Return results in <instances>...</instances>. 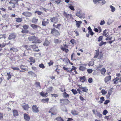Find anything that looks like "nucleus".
<instances>
[{
    "mask_svg": "<svg viewBox=\"0 0 121 121\" xmlns=\"http://www.w3.org/2000/svg\"><path fill=\"white\" fill-rule=\"evenodd\" d=\"M49 23L47 19L45 18L42 22V25L44 26L47 24Z\"/></svg>",
    "mask_w": 121,
    "mask_h": 121,
    "instance_id": "nucleus-11",
    "label": "nucleus"
},
{
    "mask_svg": "<svg viewBox=\"0 0 121 121\" xmlns=\"http://www.w3.org/2000/svg\"><path fill=\"white\" fill-rule=\"evenodd\" d=\"M106 43L105 42H104L103 41H101L99 45L100 46H101L102 45L105 44Z\"/></svg>",
    "mask_w": 121,
    "mask_h": 121,
    "instance_id": "nucleus-51",
    "label": "nucleus"
},
{
    "mask_svg": "<svg viewBox=\"0 0 121 121\" xmlns=\"http://www.w3.org/2000/svg\"><path fill=\"white\" fill-rule=\"evenodd\" d=\"M113 89L112 88L110 90H109L108 91V94H109L110 95L112 93V91Z\"/></svg>",
    "mask_w": 121,
    "mask_h": 121,
    "instance_id": "nucleus-53",
    "label": "nucleus"
},
{
    "mask_svg": "<svg viewBox=\"0 0 121 121\" xmlns=\"http://www.w3.org/2000/svg\"><path fill=\"white\" fill-rule=\"evenodd\" d=\"M30 47L33 49V50L34 51L38 52L39 50L38 47L36 46L35 45H31L30 46Z\"/></svg>",
    "mask_w": 121,
    "mask_h": 121,
    "instance_id": "nucleus-8",
    "label": "nucleus"
},
{
    "mask_svg": "<svg viewBox=\"0 0 121 121\" xmlns=\"http://www.w3.org/2000/svg\"><path fill=\"white\" fill-rule=\"evenodd\" d=\"M23 27L24 29L26 30L28 29L29 26H28L27 25H24L23 26Z\"/></svg>",
    "mask_w": 121,
    "mask_h": 121,
    "instance_id": "nucleus-46",
    "label": "nucleus"
},
{
    "mask_svg": "<svg viewBox=\"0 0 121 121\" xmlns=\"http://www.w3.org/2000/svg\"><path fill=\"white\" fill-rule=\"evenodd\" d=\"M29 59L30 60V61L34 63L35 62V60L32 57H30L29 58Z\"/></svg>",
    "mask_w": 121,
    "mask_h": 121,
    "instance_id": "nucleus-45",
    "label": "nucleus"
},
{
    "mask_svg": "<svg viewBox=\"0 0 121 121\" xmlns=\"http://www.w3.org/2000/svg\"><path fill=\"white\" fill-rule=\"evenodd\" d=\"M22 20V18H16V21L17 22H20Z\"/></svg>",
    "mask_w": 121,
    "mask_h": 121,
    "instance_id": "nucleus-39",
    "label": "nucleus"
},
{
    "mask_svg": "<svg viewBox=\"0 0 121 121\" xmlns=\"http://www.w3.org/2000/svg\"><path fill=\"white\" fill-rule=\"evenodd\" d=\"M103 35L106 37H107L108 36V33L107 32V30H104L103 31Z\"/></svg>",
    "mask_w": 121,
    "mask_h": 121,
    "instance_id": "nucleus-20",
    "label": "nucleus"
},
{
    "mask_svg": "<svg viewBox=\"0 0 121 121\" xmlns=\"http://www.w3.org/2000/svg\"><path fill=\"white\" fill-rule=\"evenodd\" d=\"M53 62L52 60H50V62L48 63L49 65V66L53 65Z\"/></svg>",
    "mask_w": 121,
    "mask_h": 121,
    "instance_id": "nucleus-63",
    "label": "nucleus"
},
{
    "mask_svg": "<svg viewBox=\"0 0 121 121\" xmlns=\"http://www.w3.org/2000/svg\"><path fill=\"white\" fill-rule=\"evenodd\" d=\"M4 38V39H5L6 38V37L5 36V35H0V39H1Z\"/></svg>",
    "mask_w": 121,
    "mask_h": 121,
    "instance_id": "nucleus-55",
    "label": "nucleus"
},
{
    "mask_svg": "<svg viewBox=\"0 0 121 121\" xmlns=\"http://www.w3.org/2000/svg\"><path fill=\"white\" fill-rule=\"evenodd\" d=\"M23 107L24 109L25 110H27L28 108V105H26L23 106Z\"/></svg>",
    "mask_w": 121,
    "mask_h": 121,
    "instance_id": "nucleus-38",
    "label": "nucleus"
},
{
    "mask_svg": "<svg viewBox=\"0 0 121 121\" xmlns=\"http://www.w3.org/2000/svg\"><path fill=\"white\" fill-rule=\"evenodd\" d=\"M76 15L78 17L80 18H85L84 14H82L81 15L80 11H77L76 13Z\"/></svg>",
    "mask_w": 121,
    "mask_h": 121,
    "instance_id": "nucleus-7",
    "label": "nucleus"
},
{
    "mask_svg": "<svg viewBox=\"0 0 121 121\" xmlns=\"http://www.w3.org/2000/svg\"><path fill=\"white\" fill-rule=\"evenodd\" d=\"M71 91L74 95L76 94L77 93V91L75 90L72 89L71 90Z\"/></svg>",
    "mask_w": 121,
    "mask_h": 121,
    "instance_id": "nucleus-48",
    "label": "nucleus"
},
{
    "mask_svg": "<svg viewBox=\"0 0 121 121\" xmlns=\"http://www.w3.org/2000/svg\"><path fill=\"white\" fill-rule=\"evenodd\" d=\"M61 42V41L59 39H56L54 40V42L56 44L60 43Z\"/></svg>",
    "mask_w": 121,
    "mask_h": 121,
    "instance_id": "nucleus-21",
    "label": "nucleus"
},
{
    "mask_svg": "<svg viewBox=\"0 0 121 121\" xmlns=\"http://www.w3.org/2000/svg\"><path fill=\"white\" fill-rule=\"evenodd\" d=\"M13 115L15 116H17L18 115V112L16 110H14L13 111Z\"/></svg>",
    "mask_w": 121,
    "mask_h": 121,
    "instance_id": "nucleus-24",
    "label": "nucleus"
},
{
    "mask_svg": "<svg viewBox=\"0 0 121 121\" xmlns=\"http://www.w3.org/2000/svg\"><path fill=\"white\" fill-rule=\"evenodd\" d=\"M112 37L110 36L108 37H107L106 38V40H111L112 39Z\"/></svg>",
    "mask_w": 121,
    "mask_h": 121,
    "instance_id": "nucleus-57",
    "label": "nucleus"
},
{
    "mask_svg": "<svg viewBox=\"0 0 121 121\" xmlns=\"http://www.w3.org/2000/svg\"><path fill=\"white\" fill-rule=\"evenodd\" d=\"M56 120L57 121H63L64 120L63 119H62L61 117H57L56 118Z\"/></svg>",
    "mask_w": 121,
    "mask_h": 121,
    "instance_id": "nucleus-37",
    "label": "nucleus"
},
{
    "mask_svg": "<svg viewBox=\"0 0 121 121\" xmlns=\"http://www.w3.org/2000/svg\"><path fill=\"white\" fill-rule=\"evenodd\" d=\"M69 8L71 9V10L73 11L74 10V8L73 7L72 5H70L69 7Z\"/></svg>",
    "mask_w": 121,
    "mask_h": 121,
    "instance_id": "nucleus-62",
    "label": "nucleus"
},
{
    "mask_svg": "<svg viewBox=\"0 0 121 121\" xmlns=\"http://www.w3.org/2000/svg\"><path fill=\"white\" fill-rule=\"evenodd\" d=\"M64 101L65 103L69 104V101L67 99H64Z\"/></svg>",
    "mask_w": 121,
    "mask_h": 121,
    "instance_id": "nucleus-50",
    "label": "nucleus"
},
{
    "mask_svg": "<svg viewBox=\"0 0 121 121\" xmlns=\"http://www.w3.org/2000/svg\"><path fill=\"white\" fill-rule=\"evenodd\" d=\"M94 64L93 61H91L90 62L89 64V66H92Z\"/></svg>",
    "mask_w": 121,
    "mask_h": 121,
    "instance_id": "nucleus-52",
    "label": "nucleus"
},
{
    "mask_svg": "<svg viewBox=\"0 0 121 121\" xmlns=\"http://www.w3.org/2000/svg\"><path fill=\"white\" fill-rule=\"evenodd\" d=\"M71 113L73 115H78V112L76 111L75 110H73L71 111Z\"/></svg>",
    "mask_w": 121,
    "mask_h": 121,
    "instance_id": "nucleus-23",
    "label": "nucleus"
},
{
    "mask_svg": "<svg viewBox=\"0 0 121 121\" xmlns=\"http://www.w3.org/2000/svg\"><path fill=\"white\" fill-rule=\"evenodd\" d=\"M110 102V100H106L104 103L105 104H108Z\"/></svg>",
    "mask_w": 121,
    "mask_h": 121,
    "instance_id": "nucleus-64",
    "label": "nucleus"
},
{
    "mask_svg": "<svg viewBox=\"0 0 121 121\" xmlns=\"http://www.w3.org/2000/svg\"><path fill=\"white\" fill-rule=\"evenodd\" d=\"M79 69L82 70V71H84L86 69V68L84 66H80L79 68Z\"/></svg>",
    "mask_w": 121,
    "mask_h": 121,
    "instance_id": "nucleus-35",
    "label": "nucleus"
},
{
    "mask_svg": "<svg viewBox=\"0 0 121 121\" xmlns=\"http://www.w3.org/2000/svg\"><path fill=\"white\" fill-rule=\"evenodd\" d=\"M61 25V24H57L56 25L55 24H53V26L54 27L59 29Z\"/></svg>",
    "mask_w": 121,
    "mask_h": 121,
    "instance_id": "nucleus-18",
    "label": "nucleus"
},
{
    "mask_svg": "<svg viewBox=\"0 0 121 121\" xmlns=\"http://www.w3.org/2000/svg\"><path fill=\"white\" fill-rule=\"evenodd\" d=\"M110 7L111 9L112 12H114L115 11L116 9L112 5H110Z\"/></svg>",
    "mask_w": 121,
    "mask_h": 121,
    "instance_id": "nucleus-31",
    "label": "nucleus"
},
{
    "mask_svg": "<svg viewBox=\"0 0 121 121\" xmlns=\"http://www.w3.org/2000/svg\"><path fill=\"white\" fill-rule=\"evenodd\" d=\"M6 44L4 43H3L0 44V48H3L6 45Z\"/></svg>",
    "mask_w": 121,
    "mask_h": 121,
    "instance_id": "nucleus-58",
    "label": "nucleus"
},
{
    "mask_svg": "<svg viewBox=\"0 0 121 121\" xmlns=\"http://www.w3.org/2000/svg\"><path fill=\"white\" fill-rule=\"evenodd\" d=\"M10 50L11 51L12 50L15 52H17L18 51V50L16 48L14 47H12V48H11L10 49Z\"/></svg>",
    "mask_w": 121,
    "mask_h": 121,
    "instance_id": "nucleus-32",
    "label": "nucleus"
},
{
    "mask_svg": "<svg viewBox=\"0 0 121 121\" xmlns=\"http://www.w3.org/2000/svg\"><path fill=\"white\" fill-rule=\"evenodd\" d=\"M101 92L103 95L106 94L107 93V91H105L103 89L101 90Z\"/></svg>",
    "mask_w": 121,
    "mask_h": 121,
    "instance_id": "nucleus-44",
    "label": "nucleus"
},
{
    "mask_svg": "<svg viewBox=\"0 0 121 121\" xmlns=\"http://www.w3.org/2000/svg\"><path fill=\"white\" fill-rule=\"evenodd\" d=\"M79 88L81 89L82 91L85 92H87L88 91L87 88L86 86L82 87V86H80Z\"/></svg>",
    "mask_w": 121,
    "mask_h": 121,
    "instance_id": "nucleus-9",
    "label": "nucleus"
},
{
    "mask_svg": "<svg viewBox=\"0 0 121 121\" xmlns=\"http://www.w3.org/2000/svg\"><path fill=\"white\" fill-rule=\"evenodd\" d=\"M112 22V21L111 19H109L108 20L107 23L108 25H110L111 24Z\"/></svg>",
    "mask_w": 121,
    "mask_h": 121,
    "instance_id": "nucleus-40",
    "label": "nucleus"
},
{
    "mask_svg": "<svg viewBox=\"0 0 121 121\" xmlns=\"http://www.w3.org/2000/svg\"><path fill=\"white\" fill-rule=\"evenodd\" d=\"M35 13H37L39 15H41L42 13L41 12L37 11H36L35 12Z\"/></svg>",
    "mask_w": 121,
    "mask_h": 121,
    "instance_id": "nucleus-56",
    "label": "nucleus"
},
{
    "mask_svg": "<svg viewBox=\"0 0 121 121\" xmlns=\"http://www.w3.org/2000/svg\"><path fill=\"white\" fill-rule=\"evenodd\" d=\"M96 115L100 118H101L102 116V115L101 114L97 112Z\"/></svg>",
    "mask_w": 121,
    "mask_h": 121,
    "instance_id": "nucleus-43",
    "label": "nucleus"
},
{
    "mask_svg": "<svg viewBox=\"0 0 121 121\" xmlns=\"http://www.w3.org/2000/svg\"><path fill=\"white\" fill-rule=\"evenodd\" d=\"M9 15L8 14H5L3 15L2 16V17L5 18L6 19H7L9 17Z\"/></svg>",
    "mask_w": 121,
    "mask_h": 121,
    "instance_id": "nucleus-41",
    "label": "nucleus"
},
{
    "mask_svg": "<svg viewBox=\"0 0 121 121\" xmlns=\"http://www.w3.org/2000/svg\"><path fill=\"white\" fill-rule=\"evenodd\" d=\"M111 79V76L110 75L107 76L105 78L104 81L106 83H107L110 81Z\"/></svg>",
    "mask_w": 121,
    "mask_h": 121,
    "instance_id": "nucleus-10",
    "label": "nucleus"
},
{
    "mask_svg": "<svg viewBox=\"0 0 121 121\" xmlns=\"http://www.w3.org/2000/svg\"><path fill=\"white\" fill-rule=\"evenodd\" d=\"M8 1L9 3V5H11V6L8 7L9 9L12 10L11 7L13 8H14L15 5H18V1L17 0H8Z\"/></svg>",
    "mask_w": 121,
    "mask_h": 121,
    "instance_id": "nucleus-1",
    "label": "nucleus"
},
{
    "mask_svg": "<svg viewBox=\"0 0 121 121\" xmlns=\"http://www.w3.org/2000/svg\"><path fill=\"white\" fill-rule=\"evenodd\" d=\"M51 33L55 35H60L58 31L55 28L52 29Z\"/></svg>",
    "mask_w": 121,
    "mask_h": 121,
    "instance_id": "nucleus-4",
    "label": "nucleus"
},
{
    "mask_svg": "<svg viewBox=\"0 0 121 121\" xmlns=\"http://www.w3.org/2000/svg\"><path fill=\"white\" fill-rule=\"evenodd\" d=\"M119 78L118 77H116L113 80L114 81V83H118V81L119 80Z\"/></svg>",
    "mask_w": 121,
    "mask_h": 121,
    "instance_id": "nucleus-30",
    "label": "nucleus"
},
{
    "mask_svg": "<svg viewBox=\"0 0 121 121\" xmlns=\"http://www.w3.org/2000/svg\"><path fill=\"white\" fill-rule=\"evenodd\" d=\"M32 111L34 113H37L39 112L38 107L36 105H33L32 107Z\"/></svg>",
    "mask_w": 121,
    "mask_h": 121,
    "instance_id": "nucleus-3",
    "label": "nucleus"
},
{
    "mask_svg": "<svg viewBox=\"0 0 121 121\" xmlns=\"http://www.w3.org/2000/svg\"><path fill=\"white\" fill-rule=\"evenodd\" d=\"M28 39L29 41H33V43H40L41 42L37 37L34 36H30L28 38Z\"/></svg>",
    "mask_w": 121,
    "mask_h": 121,
    "instance_id": "nucleus-2",
    "label": "nucleus"
},
{
    "mask_svg": "<svg viewBox=\"0 0 121 121\" xmlns=\"http://www.w3.org/2000/svg\"><path fill=\"white\" fill-rule=\"evenodd\" d=\"M49 100V99L48 98L43 99L41 100V102L42 103H45L46 102H48Z\"/></svg>",
    "mask_w": 121,
    "mask_h": 121,
    "instance_id": "nucleus-25",
    "label": "nucleus"
},
{
    "mask_svg": "<svg viewBox=\"0 0 121 121\" xmlns=\"http://www.w3.org/2000/svg\"><path fill=\"white\" fill-rule=\"evenodd\" d=\"M106 72V70L105 68H103L101 69V73L102 74H104Z\"/></svg>",
    "mask_w": 121,
    "mask_h": 121,
    "instance_id": "nucleus-36",
    "label": "nucleus"
},
{
    "mask_svg": "<svg viewBox=\"0 0 121 121\" xmlns=\"http://www.w3.org/2000/svg\"><path fill=\"white\" fill-rule=\"evenodd\" d=\"M100 0H93V1L94 3L96 4L97 3H99Z\"/></svg>",
    "mask_w": 121,
    "mask_h": 121,
    "instance_id": "nucleus-54",
    "label": "nucleus"
},
{
    "mask_svg": "<svg viewBox=\"0 0 121 121\" xmlns=\"http://www.w3.org/2000/svg\"><path fill=\"white\" fill-rule=\"evenodd\" d=\"M106 2L104 0H100L99 4L100 5H102L105 4Z\"/></svg>",
    "mask_w": 121,
    "mask_h": 121,
    "instance_id": "nucleus-29",
    "label": "nucleus"
},
{
    "mask_svg": "<svg viewBox=\"0 0 121 121\" xmlns=\"http://www.w3.org/2000/svg\"><path fill=\"white\" fill-rule=\"evenodd\" d=\"M82 22L80 21H78L76 23V25L78 28H79L80 25L82 24Z\"/></svg>",
    "mask_w": 121,
    "mask_h": 121,
    "instance_id": "nucleus-22",
    "label": "nucleus"
},
{
    "mask_svg": "<svg viewBox=\"0 0 121 121\" xmlns=\"http://www.w3.org/2000/svg\"><path fill=\"white\" fill-rule=\"evenodd\" d=\"M73 68L70 70H68L67 71L69 72H71L72 71L74 70L76 68L73 66Z\"/></svg>",
    "mask_w": 121,
    "mask_h": 121,
    "instance_id": "nucleus-60",
    "label": "nucleus"
},
{
    "mask_svg": "<svg viewBox=\"0 0 121 121\" xmlns=\"http://www.w3.org/2000/svg\"><path fill=\"white\" fill-rule=\"evenodd\" d=\"M39 67L40 68H41L43 69H44L45 68V66L42 63H41L39 65Z\"/></svg>",
    "mask_w": 121,
    "mask_h": 121,
    "instance_id": "nucleus-47",
    "label": "nucleus"
},
{
    "mask_svg": "<svg viewBox=\"0 0 121 121\" xmlns=\"http://www.w3.org/2000/svg\"><path fill=\"white\" fill-rule=\"evenodd\" d=\"M64 15L66 18H69L70 17L69 14H68L65 12L64 13Z\"/></svg>",
    "mask_w": 121,
    "mask_h": 121,
    "instance_id": "nucleus-34",
    "label": "nucleus"
},
{
    "mask_svg": "<svg viewBox=\"0 0 121 121\" xmlns=\"http://www.w3.org/2000/svg\"><path fill=\"white\" fill-rule=\"evenodd\" d=\"M88 29L89 30L88 33L90 34L91 35H93L94 34V33L92 32V30L90 26L88 28Z\"/></svg>",
    "mask_w": 121,
    "mask_h": 121,
    "instance_id": "nucleus-16",
    "label": "nucleus"
},
{
    "mask_svg": "<svg viewBox=\"0 0 121 121\" xmlns=\"http://www.w3.org/2000/svg\"><path fill=\"white\" fill-rule=\"evenodd\" d=\"M108 113V112L106 110H104V111L103 113V115H106Z\"/></svg>",
    "mask_w": 121,
    "mask_h": 121,
    "instance_id": "nucleus-61",
    "label": "nucleus"
},
{
    "mask_svg": "<svg viewBox=\"0 0 121 121\" xmlns=\"http://www.w3.org/2000/svg\"><path fill=\"white\" fill-rule=\"evenodd\" d=\"M30 26L34 29H36L38 28L39 26L34 24H32L30 25Z\"/></svg>",
    "mask_w": 121,
    "mask_h": 121,
    "instance_id": "nucleus-19",
    "label": "nucleus"
},
{
    "mask_svg": "<svg viewBox=\"0 0 121 121\" xmlns=\"http://www.w3.org/2000/svg\"><path fill=\"white\" fill-rule=\"evenodd\" d=\"M50 43V42L47 39H46L44 42L43 45L44 46H47Z\"/></svg>",
    "mask_w": 121,
    "mask_h": 121,
    "instance_id": "nucleus-17",
    "label": "nucleus"
},
{
    "mask_svg": "<svg viewBox=\"0 0 121 121\" xmlns=\"http://www.w3.org/2000/svg\"><path fill=\"white\" fill-rule=\"evenodd\" d=\"M26 67L25 65H21L20 66V68L21 69L24 70L25 71L27 70L26 68Z\"/></svg>",
    "mask_w": 121,
    "mask_h": 121,
    "instance_id": "nucleus-28",
    "label": "nucleus"
},
{
    "mask_svg": "<svg viewBox=\"0 0 121 121\" xmlns=\"http://www.w3.org/2000/svg\"><path fill=\"white\" fill-rule=\"evenodd\" d=\"M86 79L84 76L80 77V80L83 82H84L86 80Z\"/></svg>",
    "mask_w": 121,
    "mask_h": 121,
    "instance_id": "nucleus-26",
    "label": "nucleus"
},
{
    "mask_svg": "<svg viewBox=\"0 0 121 121\" xmlns=\"http://www.w3.org/2000/svg\"><path fill=\"white\" fill-rule=\"evenodd\" d=\"M16 37L15 35L13 34H12L9 35L8 37V39L9 40H11L12 39H15Z\"/></svg>",
    "mask_w": 121,
    "mask_h": 121,
    "instance_id": "nucleus-13",
    "label": "nucleus"
},
{
    "mask_svg": "<svg viewBox=\"0 0 121 121\" xmlns=\"http://www.w3.org/2000/svg\"><path fill=\"white\" fill-rule=\"evenodd\" d=\"M38 20V19H36L34 17L32 19V22L33 23H36L37 22Z\"/></svg>",
    "mask_w": 121,
    "mask_h": 121,
    "instance_id": "nucleus-33",
    "label": "nucleus"
},
{
    "mask_svg": "<svg viewBox=\"0 0 121 121\" xmlns=\"http://www.w3.org/2000/svg\"><path fill=\"white\" fill-rule=\"evenodd\" d=\"M22 14L26 17H31L32 15V13L29 12H24Z\"/></svg>",
    "mask_w": 121,
    "mask_h": 121,
    "instance_id": "nucleus-5",
    "label": "nucleus"
},
{
    "mask_svg": "<svg viewBox=\"0 0 121 121\" xmlns=\"http://www.w3.org/2000/svg\"><path fill=\"white\" fill-rule=\"evenodd\" d=\"M62 2L61 0H57L55 1V2L57 4H60Z\"/></svg>",
    "mask_w": 121,
    "mask_h": 121,
    "instance_id": "nucleus-59",
    "label": "nucleus"
},
{
    "mask_svg": "<svg viewBox=\"0 0 121 121\" xmlns=\"http://www.w3.org/2000/svg\"><path fill=\"white\" fill-rule=\"evenodd\" d=\"M50 20L52 22L54 23V24H55L57 23L58 19L56 17H54L52 18H51Z\"/></svg>",
    "mask_w": 121,
    "mask_h": 121,
    "instance_id": "nucleus-6",
    "label": "nucleus"
},
{
    "mask_svg": "<svg viewBox=\"0 0 121 121\" xmlns=\"http://www.w3.org/2000/svg\"><path fill=\"white\" fill-rule=\"evenodd\" d=\"M7 75L8 76V77L7 78V79L9 80L11 78V75L9 73H7Z\"/></svg>",
    "mask_w": 121,
    "mask_h": 121,
    "instance_id": "nucleus-49",
    "label": "nucleus"
},
{
    "mask_svg": "<svg viewBox=\"0 0 121 121\" xmlns=\"http://www.w3.org/2000/svg\"><path fill=\"white\" fill-rule=\"evenodd\" d=\"M104 97L103 96L101 97L100 98V100L99 102V103L100 104H101L102 103H103V102L104 101Z\"/></svg>",
    "mask_w": 121,
    "mask_h": 121,
    "instance_id": "nucleus-27",
    "label": "nucleus"
},
{
    "mask_svg": "<svg viewBox=\"0 0 121 121\" xmlns=\"http://www.w3.org/2000/svg\"><path fill=\"white\" fill-rule=\"evenodd\" d=\"M28 73L29 75H31L34 77H36L37 76V75L32 71H28Z\"/></svg>",
    "mask_w": 121,
    "mask_h": 121,
    "instance_id": "nucleus-12",
    "label": "nucleus"
},
{
    "mask_svg": "<svg viewBox=\"0 0 121 121\" xmlns=\"http://www.w3.org/2000/svg\"><path fill=\"white\" fill-rule=\"evenodd\" d=\"M54 109L53 108H51L48 111V112L49 113H51L52 115H55L56 114V112L53 113Z\"/></svg>",
    "mask_w": 121,
    "mask_h": 121,
    "instance_id": "nucleus-15",
    "label": "nucleus"
},
{
    "mask_svg": "<svg viewBox=\"0 0 121 121\" xmlns=\"http://www.w3.org/2000/svg\"><path fill=\"white\" fill-rule=\"evenodd\" d=\"M40 95L43 97H46L48 96V93L47 92L44 93V92H42L40 93Z\"/></svg>",
    "mask_w": 121,
    "mask_h": 121,
    "instance_id": "nucleus-14",
    "label": "nucleus"
},
{
    "mask_svg": "<svg viewBox=\"0 0 121 121\" xmlns=\"http://www.w3.org/2000/svg\"><path fill=\"white\" fill-rule=\"evenodd\" d=\"M63 97L66 98H67V97L69 96V95L67 94L66 92H65L63 94Z\"/></svg>",
    "mask_w": 121,
    "mask_h": 121,
    "instance_id": "nucleus-42",
    "label": "nucleus"
}]
</instances>
